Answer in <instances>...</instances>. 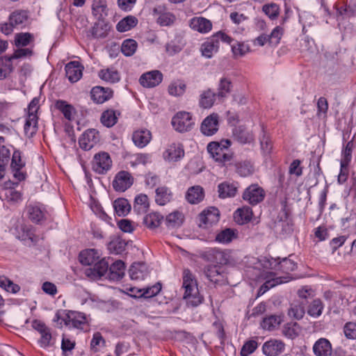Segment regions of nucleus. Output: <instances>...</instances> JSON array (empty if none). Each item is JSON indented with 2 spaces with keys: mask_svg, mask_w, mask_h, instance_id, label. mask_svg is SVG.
I'll return each mask as SVG.
<instances>
[{
  "mask_svg": "<svg viewBox=\"0 0 356 356\" xmlns=\"http://www.w3.org/2000/svg\"><path fill=\"white\" fill-rule=\"evenodd\" d=\"M172 124L176 131L185 132L192 129L194 122L190 113L182 111L177 113L173 117Z\"/></svg>",
  "mask_w": 356,
  "mask_h": 356,
  "instance_id": "obj_6",
  "label": "nucleus"
},
{
  "mask_svg": "<svg viewBox=\"0 0 356 356\" xmlns=\"http://www.w3.org/2000/svg\"><path fill=\"white\" fill-rule=\"evenodd\" d=\"M204 197V190L199 185L193 186L188 188L185 198L191 204H197L201 202Z\"/></svg>",
  "mask_w": 356,
  "mask_h": 356,
  "instance_id": "obj_21",
  "label": "nucleus"
},
{
  "mask_svg": "<svg viewBox=\"0 0 356 356\" xmlns=\"http://www.w3.org/2000/svg\"><path fill=\"white\" fill-rule=\"evenodd\" d=\"M173 197V193L167 186H163L156 189L155 201L161 206L170 202Z\"/></svg>",
  "mask_w": 356,
  "mask_h": 356,
  "instance_id": "obj_30",
  "label": "nucleus"
},
{
  "mask_svg": "<svg viewBox=\"0 0 356 356\" xmlns=\"http://www.w3.org/2000/svg\"><path fill=\"white\" fill-rule=\"evenodd\" d=\"M163 218V216L159 213L153 212L143 218V223L147 227L153 229L160 225Z\"/></svg>",
  "mask_w": 356,
  "mask_h": 356,
  "instance_id": "obj_49",
  "label": "nucleus"
},
{
  "mask_svg": "<svg viewBox=\"0 0 356 356\" xmlns=\"http://www.w3.org/2000/svg\"><path fill=\"white\" fill-rule=\"evenodd\" d=\"M163 80V74L159 70H152L143 74L140 83L145 88H154L159 85Z\"/></svg>",
  "mask_w": 356,
  "mask_h": 356,
  "instance_id": "obj_11",
  "label": "nucleus"
},
{
  "mask_svg": "<svg viewBox=\"0 0 356 356\" xmlns=\"http://www.w3.org/2000/svg\"><path fill=\"white\" fill-rule=\"evenodd\" d=\"M28 218L33 222L38 223L44 218V211L36 204H29L26 207Z\"/></svg>",
  "mask_w": 356,
  "mask_h": 356,
  "instance_id": "obj_35",
  "label": "nucleus"
},
{
  "mask_svg": "<svg viewBox=\"0 0 356 356\" xmlns=\"http://www.w3.org/2000/svg\"><path fill=\"white\" fill-rule=\"evenodd\" d=\"M218 115L212 113L202 122L201 131L205 136H212L218 130Z\"/></svg>",
  "mask_w": 356,
  "mask_h": 356,
  "instance_id": "obj_15",
  "label": "nucleus"
},
{
  "mask_svg": "<svg viewBox=\"0 0 356 356\" xmlns=\"http://www.w3.org/2000/svg\"><path fill=\"white\" fill-rule=\"evenodd\" d=\"M149 199L145 194H139L135 197L134 209L138 213H145L149 208Z\"/></svg>",
  "mask_w": 356,
  "mask_h": 356,
  "instance_id": "obj_45",
  "label": "nucleus"
},
{
  "mask_svg": "<svg viewBox=\"0 0 356 356\" xmlns=\"http://www.w3.org/2000/svg\"><path fill=\"white\" fill-rule=\"evenodd\" d=\"M313 352L316 356H330L332 353V345L327 339L321 338L314 344Z\"/></svg>",
  "mask_w": 356,
  "mask_h": 356,
  "instance_id": "obj_25",
  "label": "nucleus"
},
{
  "mask_svg": "<svg viewBox=\"0 0 356 356\" xmlns=\"http://www.w3.org/2000/svg\"><path fill=\"white\" fill-rule=\"evenodd\" d=\"M236 172L242 177H247L254 171L252 163L249 161L238 162L236 164Z\"/></svg>",
  "mask_w": 356,
  "mask_h": 356,
  "instance_id": "obj_54",
  "label": "nucleus"
},
{
  "mask_svg": "<svg viewBox=\"0 0 356 356\" xmlns=\"http://www.w3.org/2000/svg\"><path fill=\"white\" fill-rule=\"evenodd\" d=\"M0 286L8 292L16 293L20 290V286L15 284L8 277L0 275Z\"/></svg>",
  "mask_w": 356,
  "mask_h": 356,
  "instance_id": "obj_56",
  "label": "nucleus"
},
{
  "mask_svg": "<svg viewBox=\"0 0 356 356\" xmlns=\"http://www.w3.org/2000/svg\"><path fill=\"white\" fill-rule=\"evenodd\" d=\"M189 26L195 31L207 33L212 29V23L203 17H194L190 19Z\"/></svg>",
  "mask_w": 356,
  "mask_h": 356,
  "instance_id": "obj_18",
  "label": "nucleus"
},
{
  "mask_svg": "<svg viewBox=\"0 0 356 356\" xmlns=\"http://www.w3.org/2000/svg\"><path fill=\"white\" fill-rule=\"evenodd\" d=\"M92 13L98 20L104 19L108 15V7L106 0H93Z\"/></svg>",
  "mask_w": 356,
  "mask_h": 356,
  "instance_id": "obj_29",
  "label": "nucleus"
},
{
  "mask_svg": "<svg viewBox=\"0 0 356 356\" xmlns=\"http://www.w3.org/2000/svg\"><path fill=\"white\" fill-rule=\"evenodd\" d=\"M60 319H62L66 325L74 328L84 330L87 326L86 315L81 312L74 311L58 312L55 321H58Z\"/></svg>",
  "mask_w": 356,
  "mask_h": 356,
  "instance_id": "obj_3",
  "label": "nucleus"
},
{
  "mask_svg": "<svg viewBox=\"0 0 356 356\" xmlns=\"http://www.w3.org/2000/svg\"><path fill=\"white\" fill-rule=\"evenodd\" d=\"M305 314V307L302 304H292L289 309V315L296 319H300Z\"/></svg>",
  "mask_w": 356,
  "mask_h": 356,
  "instance_id": "obj_63",
  "label": "nucleus"
},
{
  "mask_svg": "<svg viewBox=\"0 0 356 356\" xmlns=\"http://www.w3.org/2000/svg\"><path fill=\"white\" fill-rule=\"evenodd\" d=\"M219 211L216 207H210L204 210L200 215V220L205 226L212 225L218 222Z\"/></svg>",
  "mask_w": 356,
  "mask_h": 356,
  "instance_id": "obj_23",
  "label": "nucleus"
},
{
  "mask_svg": "<svg viewBox=\"0 0 356 356\" xmlns=\"http://www.w3.org/2000/svg\"><path fill=\"white\" fill-rule=\"evenodd\" d=\"M99 257V252L95 249L86 250L79 254L80 262L86 266H92Z\"/></svg>",
  "mask_w": 356,
  "mask_h": 356,
  "instance_id": "obj_31",
  "label": "nucleus"
},
{
  "mask_svg": "<svg viewBox=\"0 0 356 356\" xmlns=\"http://www.w3.org/2000/svg\"><path fill=\"white\" fill-rule=\"evenodd\" d=\"M138 47V43L133 39H127L123 41L121 46L122 53L125 56H131L134 54Z\"/></svg>",
  "mask_w": 356,
  "mask_h": 356,
  "instance_id": "obj_53",
  "label": "nucleus"
},
{
  "mask_svg": "<svg viewBox=\"0 0 356 356\" xmlns=\"http://www.w3.org/2000/svg\"><path fill=\"white\" fill-rule=\"evenodd\" d=\"M112 166V160L108 153L101 152L95 154L92 161V169L99 175L106 173Z\"/></svg>",
  "mask_w": 356,
  "mask_h": 356,
  "instance_id": "obj_5",
  "label": "nucleus"
},
{
  "mask_svg": "<svg viewBox=\"0 0 356 356\" xmlns=\"http://www.w3.org/2000/svg\"><path fill=\"white\" fill-rule=\"evenodd\" d=\"M323 309V304L320 299L313 300L308 309V314L313 317H318Z\"/></svg>",
  "mask_w": 356,
  "mask_h": 356,
  "instance_id": "obj_59",
  "label": "nucleus"
},
{
  "mask_svg": "<svg viewBox=\"0 0 356 356\" xmlns=\"http://www.w3.org/2000/svg\"><path fill=\"white\" fill-rule=\"evenodd\" d=\"M282 321L281 316L270 315L264 318L261 323V326L266 330H274L277 329Z\"/></svg>",
  "mask_w": 356,
  "mask_h": 356,
  "instance_id": "obj_41",
  "label": "nucleus"
},
{
  "mask_svg": "<svg viewBox=\"0 0 356 356\" xmlns=\"http://www.w3.org/2000/svg\"><path fill=\"white\" fill-rule=\"evenodd\" d=\"M284 347L285 345L282 341L271 339L264 343L262 350L267 356H277L284 351Z\"/></svg>",
  "mask_w": 356,
  "mask_h": 356,
  "instance_id": "obj_17",
  "label": "nucleus"
},
{
  "mask_svg": "<svg viewBox=\"0 0 356 356\" xmlns=\"http://www.w3.org/2000/svg\"><path fill=\"white\" fill-rule=\"evenodd\" d=\"M25 166V162L22 159V152L19 150H15L13 154L11 161V170L14 178L21 181L26 178V174L22 171V169Z\"/></svg>",
  "mask_w": 356,
  "mask_h": 356,
  "instance_id": "obj_10",
  "label": "nucleus"
},
{
  "mask_svg": "<svg viewBox=\"0 0 356 356\" xmlns=\"http://www.w3.org/2000/svg\"><path fill=\"white\" fill-rule=\"evenodd\" d=\"M162 285L160 282H157L155 284L142 289H131V291L134 293L136 291V293L134 295L136 297L150 298L156 296L161 290Z\"/></svg>",
  "mask_w": 356,
  "mask_h": 356,
  "instance_id": "obj_24",
  "label": "nucleus"
},
{
  "mask_svg": "<svg viewBox=\"0 0 356 356\" xmlns=\"http://www.w3.org/2000/svg\"><path fill=\"white\" fill-rule=\"evenodd\" d=\"M55 107L59 110L68 120H72L74 118V107L64 100H57L55 103Z\"/></svg>",
  "mask_w": 356,
  "mask_h": 356,
  "instance_id": "obj_44",
  "label": "nucleus"
},
{
  "mask_svg": "<svg viewBox=\"0 0 356 356\" xmlns=\"http://www.w3.org/2000/svg\"><path fill=\"white\" fill-rule=\"evenodd\" d=\"M218 188L220 198L234 197L237 191L236 185L234 183H230L229 181L220 184Z\"/></svg>",
  "mask_w": 356,
  "mask_h": 356,
  "instance_id": "obj_33",
  "label": "nucleus"
},
{
  "mask_svg": "<svg viewBox=\"0 0 356 356\" xmlns=\"http://www.w3.org/2000/svg\"><path fill=\"white\" fill-rule=\"evenodd\" d=\"M13 60L10 56L0 57V80L7 78L13 71Z\"/></svg>",
  "mask_w": 356,
  "mask_h": 356,
  "instance_id": "obj_38",
  "label": "nucleus"
},
{
  "mask_svg": "<svg viewBox=\"0 0 356 356\" xmlns=\"http://www.w3.org/2000/svg\"><path fill=\"white\" fill-rule=\"evenodd\" d=\"M262 10L271 19L277 18L280 13V8L276 3L264 5Z\"/></svg>",
  "mask_w": 356,
  "mask_h": 356,
  "instance_id": "obj_64",
  "label": "nucleus"
},
{
  "mask_svg": "<svg viewBox=\"0 0 356 356\" xmlns=\"http://www.w3.org/2000/svg\"><path fill=\"white\" fill-rule=\"evenodd\" d=\"M127 243L120 237H115L108 244V249L111 253L121 254L124 251Z\"/></svg>",
  "mask_w": 356,
  "mask_h": 356,
  "instance_id": "obj_50",
  "label": "nucleus"
},
{
  "mask_svg": "<svg viewBox=\"0 0 356 356\" xmlns=\"http://www.w3.org/2000/svg\"><path fill=\"white\" fill-rule=\"evenodd\" d=\"M99 140V132L95 129L86 130L79 140L80 147L84 150H90Z\"/></svg>",
  "mask_w": 356,
  "mask_h": 356,
  "instance_id": "obj_12",
  "label": "nucleus"
},
{
  "mask_svg": "<svg viewBox=\"0 0 356 356\" xmlns=\"http://www.w3.org/2000/svg\"><path fill=\"white\" fill-rule=\"evenodd\" d=\"M152 139V134L147 129L135 131L132 136L134 143L138 147H145Z\"/></svg>",
  "mask_w": 356,
  "mask_h": 356,
  "instance_id": "obj_26",
  "label": "nucleus"
},
{
  "mask_svg": "<svg viewBox=\"0 0 356 356\" xmlns=\"http://www.w3.org/2000/svg\"><path fill=\"white\" fill-rule=\"evenodd\" d=\"M10 150L6 147H0V177H3L6 166L10 159Z\"/></svg>",
  "mask_w": 356,
  "mask_h": 356,
  "instance_id": "obj_58",
  "label": "nucleus"
},
{
  "mask_svg": "<svg viewBox=\"0 0 356 356\" xmlns=\"http://www.w3.org/2000/svg\"><path fill=\"white\" fill-rule=\"evenodd\" d=\"M113 96V91L108 88L101 86L94 87L91 90L92 99L97 103L102 104L110 99Z\"/></svg>",
  "mask_w": 356,
  "mask_h": 356,
  "instance_id": "obj_22",
  "label": "nucleus"
},
{
  "mask_svg": "<svg viewBox=\"0 0 356 356\" xmlns=\"http://www.w3.org/2000/svg\"><path fill=\"white\" fill-rule=\"evenodd\" d=\"M99 76L101 79L112 83L118 82L120 79L118 72L114 68L101 70L99 72Z\"/></svg>",
  "mask_w": 356,
  "mask_h": 356,
  "instance_id": "obj_46",
  "label": "nucleus"
},
{
  "mask_svg": "<svg viewBox=\"0 0 356 356\" xmlns=\"http://www.w3.org/2000/svg\"><path fill=\"white\" fill-rule=\"evenodd\" d=\"M65 70L68 80L76 83L82 77L83 66L78 61H71L65 65Z\"/></svg>",
  "mask_w": 356,
  "mask_h": 356,
  "instance_id": "obj_14",
  "label": "nucleus"
},
{
  "mask_svg": "<svg viewBox=\"0 0 356 356\" xmlns=\"http://www.w3.org/2000/svg\"><path fill=\"white\" fill-rule=\"evenodd\" d=\"M278 266L283 273H289L296 269L297 264L290 259L284 258L278 263Z\"/></svg>",
  "mask_w": 356,
  "mask_h": 356,
  "instance_id": "obj_61",
  "label": "nucleus"
},
{
  "mask_svg": "<svg viewBox=\"0 0 356 356\" xmlns=\"http://www.w3.org/2000/svg\"><path fill=\"white\" fill-rule=\"evenodd\" d=\"M138 19L133 15H128L122 19L116 25V29L119 32L130 31L138 24Z\"/></svg>",
  "mask_w": 356,
  "mask_h": 356,
  "instance_id": "obj_36",
  "label": "nucleus"
},
{
  "mask_svg": "<svg viewBox=\"0 0 356 356\" xmlns=\"http://www.w3.org/2000/svg\"><path fill=\"white\" fill-rule=\"evenodd\" d=\"M218 49L219 44L212 36L201 46L202 54L207 58H211L213 54L218 51Z\"/></svg>",
  "mask_w": 356,
  "mask_h": 356,
  "instance_id": "obj_37",
  "label": "nucleus"
},
{
  "mask_svg": "<svg viewBox=\"0 0 356 356\" xmlns=\"http://www.w3.org/2000/svg\"><path fill=\"white\" fill-rule=\"evenodd\" d=\"M92 266V268H87L85 272L87 276L92 279L100 278L109 270L108 263L105 259H99Z\"/></svg>",
  "mask_w": 356,
  "mask_h": 356,
  "instance_id": "obj_16",
  "label": "nucleus"
},
{
  "mask_svg": "<svg viewBox=\"0 0 356 356\" xmlns=\"http://www.w3.org/2000/svg\"><path fill=\"white\" fill-rule=\"evenodd\" d=\"M33 41V35L29 33H20L15 35V44L17 47L29 45Z\"/></svg>",
  "mask_w": 356,
  "mask_h": 356,
  "instance_id": "obj_55",
  "label": "nucleus"
},
{
  "mask_svg": "<svg viewBox=\"0 0 356 356\" xmlns=\"http://www.w3.org/2000/svg\"><path fill=\"white\" fill-rule=\"evenodd\" d=\"M261 277L265 280V282L259 289L258 294L259 296L263 295L270 289L289 281L287 277H277L275 273L268 271L263 273Z\"/></svg>",
  "mask_w": 356,
  "mask_h": 356,
  "instance_id": "obj_7",
  "label": "nucleus"
},
{
  "mask_svg": "<svg viewBox=\"0 0 356 356\" xmlns=\"http://www.w3.org/2000/svg\"><path fill=\"white\" fill-rule=\"evenodd\" d=\"M119 115L113 109L104 111L101 116V122L106 127H112L117 123Z\"/></svg>",
  "mask_w": 356,
  "mask_h": 356,
  "instance_id": "obj_47",
  "label": "nucleus"
},
{
  "mask_svg": "<svg viewBox=\"0 0 356 356\" xmlns=\"http://www.w3.org/2000/svg\"><path fill=\"white\" fill-rule=\"evenodd\" d=\"M8 19L9 21L11 22V24H13L15 27H17L26 22L28 15L25 10H17L10 15Z\"/></svg>",
  "mask_w": 356,
  "mask_h": 356,
  "instance_id": "obj_51",
  "label": "nucleus"
},
{
  "mask_svg": "<svg viewBox=\"0 0 356 356\" xmlns=\"http://www.w3.org/2000/svg\"><path fill=\"white\" fill-rule=\"evenodd\" d=\"M38 116L37 115L29 114L26 117L24 124V133L26 136L32 137L37 131L38 129Z\"/></svg>",
  "mask_w": 356,
  "mask_h": 356,
  "instance_id": "obj_40",
  "label": "nucleus"
},
{
  "mask_svg": "<svg viewBox=\"0 0 356 356\" xmlns=\"http://www.w3.org/2000/svg\"><path fill=\"white\" fill-rule=\"evenodd\" d=\"M252 217V209L249 207H243L236 209L234 213V218L236 222L239 225H244L250 222Z\"/></svg>",
  "mask_w": 356,
  "mask_h": 356,
  "instance_id": "obj_32",
  "label": "nucleus"
},
{
  "mask_svg": "<svg viewBox=\"0 0 356 356\" xmlns=\"http://www.w3.org/2000/svg\"><path fill=\"white\" fill-rule=\"evenodd\" d=\"M232 51L234 56H243L250 51V47L245 42H236L232 45Z\"/></svg>",
  "mask_w": 356,
  "mask_h": 356,
  "instance_id": "obj_60",
  "label": "nucleus"
},
{
  "mask_svg": "<svg viewBox=\"0 0 356 356\" xmlns=\"http://www.w3.org/2000/svg\"><path fill=\"white\" fill-rule=\"evenodd\" d=\"M231 144L229 140L209 143L207 145L208 153L216 162L227 165L233 159V154L229 149Z\"/></svg>",
  "mask_w": 356,
  "mask_h": 356,
  "instance_id": "obj_2",
  "label": "nucleus"
},
{
  "mask_svg": "<svg viewBox=\"0 0 356 356\" xmlns=\"http://www.w3.org/2000/svg\"><path fill=\"white\" fill-rule=\"evenodd\" d=\"M18 181L16 182L10 181L5 184L6 188L4 195L8 201L17 202L21 200V193L14 189L15 187L18 185Z\"/></svg>",
  "mask_w": 356,
  "mask_h": 356,
  "instance_id": "obj_34",
  "label": "nucleus"
},
{
  "mask_svg": "<svg viewBox=\"0 0 356 356\" xmlns=\"http://www.w3.org/2000/svg\"><path fill=\"white\" fill-rule=\"evenodd\" d=\"M284 30L281 26H276L270 33V35H268L269 38V44L270 45H277L280 40L282 38V36L283 35Z\"/></svg>",
  "mask_w": 356,
  "mask_h": 356,
  "instance_id": "obj_62",
  "label": "nucleus"
},
{
  "mask_svg": "<svg viewBox=\"0 0 356 356\" xmlns=\"http://www.w3.org/2000/svg\"><path fill=\"white\" fill-rule=\"evenodd\" d=\"M186 86L184 81L177 80L172 81L168 86V93L175 97L181 96L186 90Z\"/></svg>",
  "mask_w": 356,
  "mask_h": 356,
  "instance_id": "obj_52",
  "label": "nucleus"
},
{
  "mask_svg": "<svg viewBox=\"0 0 356 356\" xmlns=\"http://www.w3.org/2000/svg\"><path fill=\"white\" fill-rule=\"evenodd\" d=\"M129 273L131 280L141 281L148 275L149 270L146 264L138 262L131 266Z\"/></svg>",
  "mask_w": 356,
  "mask_h": 356,
  "instance_id": "obj_20",
  "label": "nucleus"
},
{
  "mask_svg": "<svg viewBox=\"0 0 356 356\" xmlns=\"http://www.w3.org/2000/svg\"><path fill=\"white\" fill-rule=\"evenodd\" d=\"M184 156V147L180 143H172L163 152V158L168 162H177Z\"/></svg>",
  "mask_w": 356,
  "mask_h": 356,
  "instance_id": "obj_13",
  "label": "nucleus"
},
{
  "mask_svg": "<svg viewBox=\"0 0 356 356\" xmlns=\"http://www.w3.org/2000/svg\"><path fill=\"white\" fill-rule=\"evenodd\" d=\"M125 265L121 260H117L109 267L108 277L111 280L118 281L124 275Z\"/></svg>",
  "mask_w": 356,
  "mask_h": 356,
  "instance_id": "obj_27",
  "label": "nucleus"
},
{
  "mask_svg": "<svg viewBox=\"0 0 356 356\" xmlns=\"http://www.w3.org/2000/svg\"><path fill=\"white\" fill-rule=\"evenodd\" d=\"M216 93L213 92L211 89L204 90L200 94V105L204 108H211L215 102Z\"/></svg>",
  "mask_w": 356,
  "mask_h": 356,
  "instance_id": "obj_42",
  "label": "nucleus"
},
{
  "mask_svg": "<svg viewBox=\"0 0 356 356\" xmlns=\"http://www.w3.org/2000/svg\"><path fill=\"white\" fill-rule=\"evenodd\" d=\"M233 136L241 144L250 143L254 140L252 131H248L243 126H238L233 129Z\"/></svg>",
  "mask_w": 356,
  "mask_h": 356,
  "instance_id": "obj_28",
  "label": "nucleus"
},
{
  "mask_svg": "<svg viewBox=\"0 0 356 356\" xmlns=\"http://www.w3.org/2000/svg\"><path fill=\"white\" fill-rule=\"evenodd\" d=\"M204 273L206 277L214 283L222 282L225 277L224 268L220 266L209 265L204 268Z\"/></svg>",
  "mask_w": 356,
  "mask_h": 356,
  "instance_id": "obj_19",
  "label": "nucleus"
},
{
  "mask_svg": "<svg viewBox=\"0 0 356 356\" xmlns=\"http://www.w3.org/2000/svg\"><path fill=\"white\" fill-rule=\"evenodd\" d=\"M32 327L40 334L38 343L41 348H47L54 345L55 339L52 337L51 330L42 321H33Z\"/></svg>",
  "mask_w": 356,
  "mask_h": 356,
  "instance_id": "obj_4",
  "label": "nucleus"
},
{
  "mask_svg": "<svg viewBox=\"0 0 356 356\" xmlns=\"http://www.w3.org/2000/svg\"><path fill=\"white\" fill-rule=\"evenodd\" d=\"M264 197V191L257 184L250 185L245 190L243 194V199L252 205L261 202Z\"/></svg>",
  "mask_w": 356,
  "mask_h": 356,
  "instance_id": "obj_9",
  "label": "nucleus"
},
{
  "mask_svg": "<svg viewBox=\"0 0 356 356\" xmlns=\"http://www.w3.org/2000/svg\"><path fill=\"white\" fill-rule=\"evenodd\" d=\"M113 208L119 216H124L130 211L131 206L128 201L124 198H118L113 202Z\"/></svg>",
  "mask_w": 356,
  "mask_h": 356,
  "instance_id": "obj_48",
  "label": "nucleus"
},
{
  "mask_svg": "<svg viewBox=\"0 0 356 356\" xmlns=\"http://www.w3.org/2000/svg\"><path fill=\"white\" fill-rule=\"evenodd\" d=\"M238 232L236 230L226 228L220 232L216 236V241L220 243L227 244L236 238Z\"/></svg>",
  "mask_w": 356,
  "mask_h": 356,
  "instance_id": "obj_39",
  "label": "nucleus"
},
{
  "mask_svg": "<svg viewBox=\"0 0 356 356\" xmlns=\"http://www.w3.org/2000/svg\"><path fill=\"white\" fill-rule=\"evenodd\" d=\"M165 220L168 227H179L183 222V215L181 212L174 211L167 216Z\"/></svg>",
  "mask_w": 356,
  "mask_h": 356,
  "instance_id": "obj_57",
  "label": "nucleus"
},
{
  "mask_svg": "<svg viewBox=\"0 0 356 356\" xmlns=\"http://www.w3.org/2000/svg\"><path fill=\"white\" fill-rule=\"evenodd\" d=\"M232 87V83L229 78H221L218 86L217 97L219 98L227 97L231 92Z\"/></svg>",
  "mask_w": 356,
  "mask_h": 356,
  "instance_id": "obj_43",
  "label": "nucleus"
},
{
  "mask_svg": "<svg viewBox=\"0 0 356 356\" xmlns=\"http://www.w3.org/2000/svg\"><path fill=\"white\" fill-rule=\"evenodd\" d=\"M183 287L185 290L184 298L188 305L196 307L202 302V297L199 294L197 281L188 269H184L183 272Z\"/></svg>",
  "mask_w": 356,
  "mask_h": 356,
  "instance_id": "obj_1",
  "label": "nucleus"
},
{
  "mask_svg": "<svg viewBox=\"0 0 356 356\" xmlns=\"http://www.w3.org/2000/svg\"><path fill=\"white\" fill-rule=\"evenodd\" d=\"M134 183V177L130 172L121 170L118 172L113 181V187L116 191L124 192Z\"/></svg>",
  "mask_w": 356,
  "mask_h": 356,
  "instance_id": "obj_8",
  "label": "nucleus"
}]
</instances>
